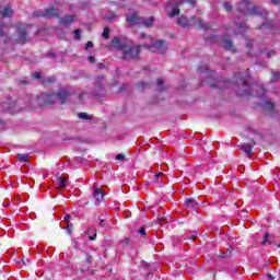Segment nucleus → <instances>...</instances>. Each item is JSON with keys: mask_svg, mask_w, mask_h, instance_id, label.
Masks as SVG:
<instances>
[{"mask_svg": "<svg viewBox=\"0 0 280 280\" xmlns=\"http://www.w3.org/2000/svg\"><path fill=\"white\" fill-rule=\"evenodd\" d=\"M112 47L121 51L124 60H137L139 54H141V46L135 45L132 40L126 38L114 37Z\"/></svg>", "mask_w": 280, "mask_h": 280, "instance_id": "1", "label": "nucleus"}, {"mask_svg": "<svg viewBox=\"0 0 280 280\" xmlns=\"http://www.w3.org/2000/svg\"><path fill=\"white\" fill-rule=\"evenodd\" d=\"M232 84L242 85V88H238L236 91V94L241 97L250 95V74L248 73V70L236 72Z\"/></svg>", "mask_w": 280, "mask_h": 280, "instance_id": "2", "label": "nucleus"}, {"mask_svg": "<svg viewBox=\"0 0 280 280\" xmlns=\"http://www.w3.org/2000/svg\"><path fill=\"white\" fill-rule=\"evenodd\" d=\"M237 11L241 14H248L249 16H262L266 19L268 16V11H261L255 3L250 2L249 0H241V3L237 4Z\"/></svg>", "mask_w": 280, "mask_h": 280, "instance_id": "3", "label": "nucleus"}, {"mask_svg": "<svg viewBox=\"0 0 280 280\" xmlns=\"http://www.w3.org/2000/svg\"><path fill=\"white\" fill-rule=\"evenodd\" d=\"M34 102H37L39 106H51L58 102V95H56V93H43L31 101V108H34Z\"/></svg>", "mask_w": 280, "mask_h": 280, "instance_id": "4", "label": "nucleus"}, {"mask_svg": "<svg viewBox=\"0 0 280 280\" xmlns=\"http://www.w3.org/2000/svg\"><path fill=\"white\" fill-rule=\"evenodd\" d=\"M25 107L21 106V102H16L12 98H8L0 104V113H21Z\"/></svg>", "mask_w": 280, "mask_h": 280, "instance_id": "5", "label": "nucleus"}, {"mask_svg": "<svg viewBox=\"0 0 280 280\" xmlns=\"http://www.w3.org/2000/svg\"><path fill=\"white\" fill-rule=\"evenodd\" d=\"M27 34H30V31H27V25L20 24L16 28V35L13 38L14 43H16L18 45H25V43L30 40Z\"/></svg>", "mask_w": 280, "mask_h": 280, "instance_id": "6", "label": "nucleus"}, {"mask_svg": "<svg viewBox=\"0 0 280 280\" xmlns=\"http://www.w3.org/2000/svg\"><path fill=\"white\" fill-rule=\"evenodd\" d=\"M151 51H159L160 54H165L167 51L168 44L165 39H159L158 42H153L150 45H144Z\"/></svg>", "mask_w": 280, "mask_h": 280, "instance_id": "7", "label": "nucleus"}, {"mask_svg": "<svg viewBox=\"0 0 280 280\" xmlns=\"http://www.w3.org/2000/svg\"><path fill=\"white\" fill-rule=\"evenodd\" d=\"M200 27L201 30H209V25L202 23V19L198 16H191L190 18V27Z\"/></svg>", "mask_w": 280, "mask_h": 280, "instance_id": "8", "label": "nucleus"}, {"mask_svg": "<svg viewBox=\"0 0 280 280\" xmlns=\"http://www.w3.org/2000/svg\"><path fill=\"white\" fill-rule=\"evenodd\" d=\"M126 21L128 23V25H141V16L137 15V14H131L129 16L126 18Z\"/></svg>", "mask_w": 280, "mask_h": 280, "instance_id": "9", "label": "nucleus"}, {"mask_svg": "<svg viewBox=\"0 0 280 280\" xmlns=\"http://www.w3.org/2000/svg\"><path fill=\"white\" fill-rule=\"evenodd\" d=\"M177 25L186 30H189V27H191L190 19H187L185 15H182L177 19Z\"/></svg>", "mask_w": 280, "mask_h": 280, "instance_id": "10", "label": "nucleus"}, {"mask_svg": "<svg viewBox=\"0 0 280 280\" xmlns=\"http://www.w3.org/2000/svg\"><path fill=\"white\" fill-rule=\"evenodd\" d=\"M261 106L266 110L267 115H275V103L271 101H265Z\"/></svg>", "mask_w": 280, "mask_h": 280, "instance_id": "11", "label": "nucleus"}, {"mask_svg": "<svg viewBox=\"0 0 280 280\" xmlns=\"http://www.w3.org/2000/svg\"><path fill=\"white\" fill-rule=\"evenodd\" d=\"M55 95H57V100H59L60 104H65L69 98V91L61 89L58 93H55Z\"/></svg>", "mask_w": 280, "mask_h": 280, "instance_id": "12", "label": "nucleus"}, {"mask_svg": "<svg viewBox=\"0 0 280 280\" xmlns=\"http://www.w3.org/2000/svg\"><path fill=\"white\" fill-rule=\"evenodd\" d=\"M154 21H155L154 16H151V18H148V19L141 18L140 19V26H142V27H152V25H154Z\"/></svg>", "mask_w": 280, "mask_h": 280, "instance_id": "13", "label": "nucleus"}, {"mask_svg": "<svg viewBox=\"0 0 280 280\" xmlns=\"http://www.w3.org/2000/svg\"><path fill=\"white\" fill-rule=\"evenodd\" d=\"M93 197L95 198L97 205H100V202L104 201V191H102V189L95 187L94 192H93Z\"/></svg>", "mask_w": 280, "mask_h": 280, "instance_id": "14", "label": "nucleus"}, {"mask_svg": "<svg viewBox=\"0 0 280 280\" xmlns=\"http://www.w3.org/2000/svg\"><path fill=\"white\" fill-rule=\"evenodd\" d=\"M58 16V10L56 8H48L45 10V19H54Z\"/></svg>", "mask_w": 280, "mask_h": 280, "instance_id": "15", "label": "nucleus"}, {"mask_svg": "<svg viewBox=\"0 0 280 280\" xmlns=\"http://www.w3.org/2000/svg\"><path fill=\"white\" fill-rule=\"evenodd\" d=\"M75 20L73 15H66L59 20L60 25H71Z\"/></svg>", "mask_w": 280, "mask_h": 280, "instance_id": "16", "label": "nucleus"}, {"mask_svg": "<svg viewBox=\"0 0 280 280\" xmlns=\"http://www.w3.org/2000/svg\"><path fill=\"white\" fill-rule=\"evenodd\" d=\"M240 150H242L243 152H245V155L250 158V154L253 152V144L250 143H246V144H243Z\"/></svg>", "mask_w": 280, "mask_h": 280, "instance_id": "17", "label": "nucleus"}, {"mask_svg": "<svg viewBox=\"0 0 280 280\" xmlns=\"http://www.w3.org/2000/svg\"><path fill=\"white\" fill-rule=\"evenodd\" d=\"M57 180V186L61 189H65V187H67V177H62V176H57L56 177Z\"/></svg>", "mask_w": 280, "mask_h": 280, "instance_id": "18", "label": "nucleus"}, {"mask_svg": "<svg viewBox=\"0 0 280 280\" xmlns=\"http://www.w3.org/2000/svg\"><path fill=\"white\" fill-rule=\"evenodd\" d=\"M236 30L234 31V34H244L246 30H248V26H246V23L235 24Z\"/></svg>", "mask_w": 280, "mask_h": 280, "instance_id": "19", "label": "nucleus"}, {"mask_svg": "<svg viewBox=\"0 0 280 280\" xmlns=\"http://www.w3.org/2000/svg\"><path fill=\"white\" fill-rule=\"evenodd\" d=\"M186 209H196L198 207V201L195 199H187L185 203Z\"/></svg>", "mask_w": 280, "mask_h": 280, "instance_id": "20", "label": "nucleus"}, {"mask_svg": "<svg viewBox=\"0 0 280 280\" xmlns=\"http://www.w3.org/2000/svg\"><path fill=\"white\" fill-rule=\"evenodd\" d=\"M1 16H12L13 11L10 7H4L2 11H0Z\"/></svg>", "mask_w": 280, "mask_h": 280, "instance_id": "21", "label": "nucleus"}, {"mask_svg": "<svg viewBox=\"0 0 280 280\" xmlns=\"http://www.w3.org/2000/svg\"><path fill=\"white\" fill-rule=\"evenodd\" d=\"M224 48L228 51H235V48L233 47V42L231 39H224Z\"/></svg>", "mask_w": 280, "mask_h": 280, "instance_id": "22", "label": "nucleus"}, {"mask_svg": "<svg viewBox=\"0 0 280 280\" xmlns=\"http://www.w3.org/2000/svg\"><path fill=\"white\" fill-rule=\"evenodd\" d=\"M180 14V9H178V7L173 8L170 12H168V16L171 19H174V16H178Z\"/></svg>", "mask_w": 280, "mask_h": 280, "instance_id": "23", "label": "nucleus"}, {"mask_svg": "<svg viewBox=\"0 0 280 280\" xmlns=\"http://www.w3.org/2000/svg\"><path fill=\"white\" fill-rule=\"evenodd\" d=\"M18 159L20 163H27V161H30V155L20 153L18 154Z\"/></svg>", "mask_w": 280, "mask_h": 280, "instance_id": "24", "label": "nucleus"}, {"mask_svg": "<svg viewBox=\"0 0 280 280\" xmlns=\"http://www.w3.org/2000/svg\"><path fill=\"white\" fill-rule=\"evenodd\" d=\"M78 117H79V119H84L85 121H91V116H89L86 113H79Z\"/></svg>", "mask_w": 280, "mask_h": 280, "instance_id": "25", "label": "nucleus"}, {"mask_svg": "<svg viewBox=\"0 0 280 280\" xmlns=\"http://www.w3.org/2000/svg\"><path fill=\"white\" fill-rule=\"evenodd\" d=\"M231 253H233V247H230V249H228V252L223 253L221 255V259H229V257H231Z\"/></svg>", "mask_w": 280, "mask_h": 280, "instance_id": "26", "label": "nucleus"}, {"mask_svg": "<svg viewBox=\"0 0 280 280\" xmlns=\"http://www.w3.org/2000/svg\"><path fill=\"white\" fill-rule=\"evenodd\" d=\"M223 8H224L225 12H231V10H233V5H231V2H229V1H225L223 3Z\"/></svg>", "mask_w": 280, "mask_h": 280, "instance_id": "27", "label": "nucleus"}, {"mask_svg": "<svg viewBox=\"0 0 280 280\" xmlns=\"http://www.w3.org/2000/svg\"><path fill=\"white\" fill-rule=\"evenodd\" d=\"M103 38L108 39L110 38V31L108 30V27H105L103 31Z\"/></svg>", "mask_w": 280, "mask_h": 280, "instance_id": "28", "label": "nucleus"}, {"mask_svg": "<svg viewBox=\"0 0 280 280\" xmlns=\"http://www.w3.org/2000/svg\"><path fill=\"white\" fill-rule=\"evenodd\" d=\"M158 91H160V92L165 91V88L163 86L162 79H158Z\"/></svg>", "mask_w": 280, "mask_h": 280, "instance_id": "29", "label": "nucleus"}, {"mask_svg": "<svg viewBox=\"0 0 280 280\" xmlns=\"http://www.w3.org/2000/svg\"><path fill=\"white\" fill-rule=\"evenodd\" d=\"M33 16H35V19H40V16L45 18V11H36L33 13Z\"/></svg>", "mask_w": 280, "mask_h": 280, "instance_id": "30", "label": "nucleus"}, {"mask_svg": "<svg viewBox=\"0 0 280 280\" xmlns=\"http://www.w3.org/2000/svg\"><path fill=\"white\" fill-rule=\"evenodd\" d=\"M28 265H30V260L28 259L22 260V261L18 262L19 268H23V266H28Z\"/></svg>", "mask_w": 280, "mask_h": 280, "instance_id": "31", "label": "nucleus"}, {"mask_svg": "<svg viewBox=\"0 0 280 280\" xmlns=\"http://www.w3.org/2000/svg\"><path fill=\"white\" fill-rule=\"evenodd\" d=\"M73 34H74L75 40H80V34H82V31H80V30H74Z\"/></svg>", "mask_w": 280, "mask_h": 280, "instance_id": "32", "label": "nucleus"}, {"mask_svg": "<svg viewBox=\"0 0 280 280\" xmlns=\"http://www.w3.org/2000/svg\"><path fill=\"white\" fill-rule=\"evenodd\" d=\"M268 244H270V241L268 240V234H266L262 240V246H268Z\"/></svg>", "mask_w": 280, "mask_h": 280, "instance_id": "33", "label": "nucleus"}, {"mask_svg": "<svg viewBox=\"0 0 280 280\" xmlns=\"http://www.w3.org/2000/svg\"><path fill=\"white\" fill-rule=\"evenodd\" d=\"M138 86H141V89H145V88L150 86V83H148V82H139Z\"/></svg>", "mask_w": 280, "mask_h": 280, "instance_id": "34", "label": "nucleus"}, {"mask_svg": "<svg viewBox=\"0 0 280 280\" xmlns=\"http://www.w3.org/2000/svg\"><path fill=\"white\" fill-rule=\"evenodd\" d=\"M126 159V156L121 153L116 155V161H124Z\"/></svg>", "mask_w": 280, "mask_h": 280, "instance_id": "35", "label": "nucleus"}, {"mask_svg": "<svg viewBox=\"0 0 280 280\" xmlns=\"http://www.w3.org/2000/svg\"><path fill=\"white\" fill-rule=\"evenodd\" d=\"M5 129V120L0 118V130H4Z\"/></svg>", "mask_w": 280, "mask_h": 280, "instance_id": "36", "label": "nucleus"}, {"mask_svg": "<svg viewBox=\"0 0 280 280\" xmlns=\"http://www.w3.org/2000/svg\"><path fill=\"white\" fill-rule=\"evenodd\" d=\"M280 72H272V80H279Z\"/></svg>", "mask_w": 280, "mask_h": 280, "instance_id": "37", "label": "nucleus"}, {"mask_svg": "<svg viewBox=\"0 0 280 280\" xmlns=\"http://www.w3.org/2000/svg\"><path fill=\"white\" fill-rule=\"evenodd\" d=\"M275 55H276L275 50H269L266 55V58H272V56Z\"/></svg>", "mask_w": 280, "mask_h": 280, "instance_id": "38", "label": "nucleus"}, {"mask_svg": "<svg viewBox=\"0 0 280 280\" xmlns=\"http://www.w3.org/2000/svg\"><path fill=\"white\" fill-rule=\"evenodd\" d=\"M260 89V97L264 100L266 97V90H264V88H259Z\"/></svg>", "mask_w": 280, "mask_h": 280, "instance_id": "39", "label": "nucleus"}, {"mask_svg": "<svg viewBox=\"0 0 280 280\" xmlns=\"http://www.w3.org/2000/svg\"><path fill=\"white\" fill-rule=\"evenodd\" d=\"M139 235H143L145 236L147 233H145V228H141L139 231H138Z\"/></svg>", "mask_w": 280, "mask_h": 280, "instance_id": "40", "label": "nucleus"}, {"mask_svg": "<svg viewBox=\"0 0 280 280\" xmlns=\"http://www.w3.org/2000/svg\"><path fill=\"white\" fill-rule=\"evenodd\" d=\"M91 48H93V42H88L85 44V49H91Z\"/></svg>", "mask_w": 280, "mask_h": 280, "instance_id": "41", "label": "nucleus"}, {"mask_svg": "<svg viewBox=\"0 0 280 280\" xmlns=\"http://www.w3.org/2000/svg\"><path fill=\"white\" fill-rule=\"evenodd\" d=\"M33 77H34L36 80H40V72H34V73H33Z\"/></svg>", "mask_w": 280, "mask_h": 280, "instance_id": "42", "label": "nucleus"}, {"mask_svg": "<svg viewBox=\"0 0 280 280\" xmlns=\"http://www.w3.org/2000/svg\"><path fill=\"white\" fill-rule=\"evenodd\" d=\"M88 60H89V62H91V65H93V62H95V57L94 56H89Z\"/></svg>", "mask_w": 280, "mask_h": 280, "instance_id": "43", "label": "nucleus"}, {"mask_svg": "<svg viewBox=\"0 0 280 280\" xmlns=\"http://www.w3.org/2000/svg\"><path fill=\"white\" fill-rule=\"evenodd\" d=\"M93 257L89 254H86V264H91Z\"/></svg>", "mask_w": 280, "mask_h": 280, "instance_id": "44", "label": "nucleus"}, {"mask_svg": "<svg viewBox=\"0 0 280 280\" xmlns=\"http://www.w3.org/2000/svg\"><path fill=\"white\" fill-rule=\"evenodd\" d=\"M185 3V0H176L175 5H183Z\"/></svg>", "mask_w": 280, "mask_h": 280, "instance_id": "45", "label": "nucleus"}, {"mask_svg": "<svg viewBox=\"0 0 280 280\" xmlns=\"http://www.w3.org/2000/svg\"><path fill=\"white\" fill-rule=\"evenodd\" d=\"M246 47H253V42L250 39H246Z\"/></svg>", "mask_w": 280, "mask_h": 280, "instance_id": "46", "label": "nucleus"}, {"mask_svg": "<svg viewBox=\"0 0 280 280\" xmlns=\"http://www.w3.org/2000/svg\"><path fill=\"white\" fill-rule=\"evenodd\" d=\"M63 220H65L66 222H69V220H71V214H66V215L63 217Z\"/></svg>", "mask_w": 280, "mask_h": 280, "instance_id": "47", "label": "nucleus"}, {"mask_svg": "<svg viewBox=\"0 0 280 280\" xmlns=\"http://www.w3.org/2000/svg\"><path fill=\"white\" fill-rule=\"evenodd\" d=\"M100 226H102V229H104V226H106V223L104 220H101L100 223H98Z\"/></svg>", "mask_w": 280, "mask_h": 280, "instance_id": "48", "label": "nucleus"}, {"mask_svg": "<svg viewBox=\"0 0 280 280\" xmlns=\"http://www.w3.org/2000/svg\"><path fill=\"white\" fill-rule=\"evenodd\" d=\"M95 237H97V233L96 232L93 235H90L89 240L93 241V240H95Z\"/></svg>", "mask_w": 280, "mask_h": 280, "instance_id": "49", "label": "nucleus"}, {"mask_svg": "<svg viewBox=\"0 0 280 280\" xmlns=\"http://www.w3.org/2000/svg\"><path fill=\"white\" fill-rule=\"evenodd\" d=\"M48 56H49V58H56V52L49 51V52H48Z\"/></svg>", "mask_w": 280, "mask_h": 280, "instance_id": "50", "label": "nucleus"}, {"mask_svg": "<svg viewBox=\"0 0 280 280\" xmlns=\"http://www.w3.org/2000/svg\"><path fill=\"white\" fill-rule=\"evenodd\" d=\"M187 3H189V5H196V0H187Z\"/></svg>", "mask_w": 280, "mask_h": 280, "instance_id": "51", "label": "nucleus"}, {"mask_svg": "<svg viewBox=\"0 0 280 280\" xmlns=\"http://www.w3.org/2000/svg\"><path fill=\"white\" fill-rule=\"evenodd\" d=\"M72 231H73V224L68 225V233L71 234Z\"/></svg>", "mask_w": 280, "mask_h": 280, "instance_id": "52", "label": "nucleus"}, {"mask_svg": "<svg viewBox=\"0 0 280 280\" xmlns=\"http://www.w3.org/2000/svg\"><path fill=\"white\" fill-rule=\"evenodd\" d=\"M271 3H272L273 5H279L280 0H271Z\"/></svg>", "mask_w": 280, "mask_h": 280, "instance_id": "53", "label": "nucleus"}, {"mask_svg": "<svg viewBox=\"0 0 280 280\" xmlns=\"http://www.w3.org/2000/svg\"><path fill=\"white\" fill-rule=\"evenodd\" d=\"M5 36V33L3 32V27L0 26V37Z\"/></svg>", "mask_w": 280, "mask_h": 280, "instance_id": "54", "label": "nucleus"}, {"mask_svg": "<svg viewBox=\"0 0 280 280\" xmlns=\"http://www.w3.org/2000/svg\"><path fill=\"white\" fill-rule=\"evenodd\" d=\"M97 67H98L100 69H104V63H98Z\"/></svg>", "mask_w": 280, "mask_h": 280, "instance_id": "55", "label": "nucleus"}, {"mask_svg": "<svg viewBox=\"0 0 280 280\" xmlns=\"http://www.w3.org/2000/svg\"><path fill=\"white\" fill-rule=\"evenodd\" d=\"M163 173H156L155 174V178L159 179V177L162 175Z\"/></svg>", "mask_w": 280, "mask_h": 280, "instance_id": "56", "label": "nucleus"}, {"mask_svg": "<svg viewBox=\"0 0 280 280\" xmlns=\"http://www.w3.org/2000/svg\"><path fill=\"white\" fill-rule=\"evenodd\" d=\"M264 51H266V48H260L259 49V54H264Z\"/></svg>", "mask_w": 280, "mask_h": 280, "instance_id": "57", "label": "nucleus"}, {"mask_svg": "<svg viewBox=\"0 0 280 280\" xmlns=\"http://www.w3.org/2000/svg\"><path fill=\"white\" fill-rule=\"evenodd\" d=\"M140 36H141V38H145V34L144 33H141Z\"/></svg>", "mask_w": 280, "mask_h": 280, "instance_id": "58", "label": "nucleus"}, {"mask_svg": "<svg viewBox=\"0 0 280 280\" xmlns=\"http://www.w3.org/2000/svg\"><path fill=\"white\" fill-rule=\"evenodd\" d=\"M163 220H164V219H158L159 224H161V222H162Z\"/></svg>", "mask_w": 280, "mask_h": 280, "instance_id": "59", "label": "nucleus"}, {"mask_svg": "<svg viewBox=\"0 0 280 280\" xmlns=\"http://www.w3.org/2000/svg\"><path fill=\"white\" fill-rule=\"evenodd\" d=\"M108 20L115 19V14H113L110 18H107Z\"/></svg>", "mask_w": 280, "mask_h": 280, "instance_id": "60", "label": "nucleus"}, {"mask_svg": "<svg viewBox=\"0 0 280 280\" xmlns=\"http://www.w3.org/2000/svg\"><path fill=\"white\" fill-rule=\"evenodd\" d=\"M126 244H128V238H125V241H124Z\"/></svg>", "mask_w": 280, "mask_h": 280, "instance_id": "61", "label": "nucleus"}, {"mask_svg": "<svg viewBox=\"0 0 280 280\" xmlns=\"http://www.w3.org/2000/svg\"><path fill=\"white\" fill-rule=\"evenodd\" d=\"M88 233L91 234V230H89Z\"/></svg>", "mask_w": 280, "mask_h": 280, "instance_id": "62", "label": "nucleus"}, {"mask_svg": "<svg viewBox=\"0 0 280 280\" xmlns=\"http://www.w3.org/2000/svg\"><path fill=\"white\" fill-rule=\"evenodd\" d=\"M149 39H151V40H152V37H150V36H149Z\"/></svg>", "mask_w": 280, "mask_h": 280, "instance_id": "63", "label": "nucleus"}, {"mask_svg": "<svg viewBox=\"0 0 280 280\" xmlns=\"http://www.w3.org/2000/svg\"><path fill=\"white\" fill-rule=\"evenodd\" d=\"M214 86H218V88H220V85H214Z\"/></svg>", "mask_w": 280, "mask_h": 280, "instance_id": "64", "label": "nucleus"}]
</instances>
